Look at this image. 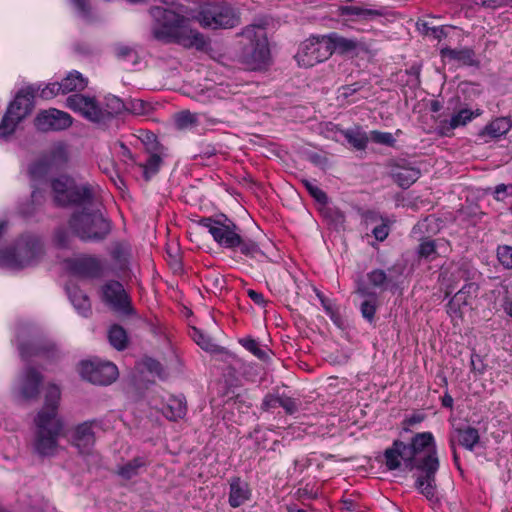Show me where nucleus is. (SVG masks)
Masks as SVG:
<instances>
[{
    "mask_svg": "<svg viewBox=\"0 0 512 512\" xmlns=\"http://www.w3.org/2000/svg\"><path fill=\"white\" fill-rule=\"evenodd\" d=\"M150 110L151 106L141 99H131L127 102L126 111L133 115H146Z\"/></svg>",
    "mask_w": 512,
    "mask_h": 512,
    "instance_id": "obj_40",
    "label": "nucleus"
},
{
    "mask_svg": "<svg viewBox=\"0 0 512 512\" xmlns=\"http://www.w3.org/2000/svg\"><path fill=\"white\" fill-rule=\"evenodd\" d=\"M242 37L245 40L241 53V61L250 69L261 68L269 60L270 50L266 29L262 25H249L244 28Z\"/></svg>",
    "mask_w": 512,
    "mask_h": 512,
    "instance_id": "obj_5",
    "label": "nucleus"
},
{
    "mask_svg": "<svg viewBox=\"0 0 512 512\" xmlns=\"http://www.w3.org/2000/svg\"><path fill=\"white\" fill-rule=\"evenodd\" d=\"M280 407L288 414H294L298 410L297 402L293 398L286 396H280Z\"/></svg>",
    "mask_w": 512,
    "mask_h": 512,
    "instance_id": "obj_53",
    "label": "nucleus"
},
{
    "mask_svg": "<svg viewBox=\"0 0 512 512\" xmlns=\"http://www.w3.org/2000/svg\"><path fill=\"white\" fill-rule=\"evenodd\" d=\"M72 271L82 277H99L102 273L100 261L92 256L80 257L73 261Z\"/></svg>",
    "mask_w": 512,
    "mask_h": 512,
    "instance_id": "obj_22",
    "label": "nucleus"
},
{
    "mask_svg": "<svg viewBox=\"0 0 512 512\" xmlns=\"http://www.w3.org/2000/svg\"><path fill=\"white\" fill-rule=\"evenodd\" d=\"M459 444L468 450H473L478 444L480 436L478 430L473 427H466L457 430Z\"/></svg>",
    "mask_w": 512,
    "mask_h": 512,
    "instance_id": "obj_35",
    "label": "nucleus"
},
{
    "mask_svg": "<svg viewBox=\"0 0 512 512\" xmlns=\"http://www.w3.org/2000/svg\"><path fill=\"white\" fill-rule=\"evenodd\" d=\"M277 407H280V396L268 394L262 401L261 408L264 411H271Z\"/></svg>",
    "mask_w": 512,
    "mask_h": 512,
    "instance_id": "obj_51",
    "label": "nucleus"
},
{
    "mask_svg": "<svg viewBox=\"0 0 512 512\" xmlns=\"http://www.w3.org/2000/svg\"><path fill=\"white\" fill-rule=\"evenodd\" d=\"M510 128L511 124L507 118H497L485 126V128L481 131L480 136H488L492 139L499 138L505 135L510 130Z\"/></svg>",
    "mask_w": 512,
    "mask_h": 512,
    "instance_id": "obj_28",
    "label": "nucleus"
},
{
    "mask_svg": "<svg viewBox=\"0 0 512 512\" xmlns=\"http://www.w3.org/2000/svg\"><path fill=\"white\" fill-rule=\"evenodd\" d=\"M43 252L40 239L33 235L22 236L12 251L0 252V266L21 269L33 265Z\"/></svg>",
    "mask_w": 512,
    "mask_h": 512,
    "instance_id": "obj_6",
    "label": "nucleus"
},
{
    "mask_svg": "<svg viewBox=\"0 0 512 512\" xmlns=\"http://www.w3.org/2000/svg\"><path fill=\"white\" fill-rule=\"evenodd\" d=\"M240 248L242 254L249 257H256L258 254H263L256 242L250 239H243L239 235V244L236 246Z\"/></svg>",
    "mask_w": 512,
    "mask_h": 512,
    "instance_id": "obj_39",
    "label": "nucleus"
},
{
    "mask_svg": "<svg viewBox=\"0 0 512 512\" xmlns=\"http://www.w3.org/2000/svg\"><path fill=\"white\" fill-rule=\"evenodd\" d=\"M66 107L80 114L85 119L100 123L103 122V108L100 107L95 97L83 94H73L67 97Z\"/></svg>",
    "mask_w": 512,
    "mask_h": 512,
    "instance_id": "obj_12",
    "label": "nucleus"
},
{
    "mask_svg": "<svg viewBox=\"0 0 512 512\" xmlns=\"http://www.w3.org/2000/svg\"><path fill=\"white\" fill-rule=\"evenodd\" d=\"M327 36L332 54L335 52L341 55H358L360 51L366 50L365 43L357 39L343 37L337 33Z\"/></svg>",
    "mask_w": 512,
    "mask_h": 512,
    "instance_id": "obj_19",
    "label": "nucleus"
},
{
    "mask_svg": "<svg viewBox=\"0 0 512 512\" xmlns=\"http://www.w3.org/2000/svg\"><path fill=\"white\" fill-rule=\"evenodd\" d=\"M343 12L347 15H355V16L362 17L363 19H370L373 17L381 16V13L377 10L362 9V8L356 7V6L345 7Z\"/></svg>",
    "mask_w": 512,
    "mask_h": 512,
    "instance_id": "obj_41",
    "label": "nucleus"
},
{
    "mask_svg": "<svg viewBox=\"0 0 512 512\" xmlns=\"http://www.w3.org/2000/svg\"><path fill=\"white\" fill-rule=\"evenodd\" d=\"M229 505L232 508H238L251 498V489L249 484L239 477H233L229 481Z\"/></svg>",
    "mask_w": 512,
    "mask_h": 512,
    "instance_id": "obj_21",
    "label": "nucleus"
},
{
    "mask_svg": "<svg viewBox=\"0 0 512 512\" xmlns=\"http://www.w3.org/2000/svg\"><path fill=\"white\" fill-rule=\"evenodd\" d=\"M240 343L245 349L250 351L259 359H264L267 356L266 352L259 347L258 342L252 338L242 339L240 340Z\"/></svg>",
    "mask_w": 512,
    "mask_h": 512,
    "instance_id": "obj_44",
    "label": "nucleus"
},
{
    "mask_svg": "<svg viewBox=\"0 0 512 512\" xmlns=\"http://www.w3.org/2000/svg\"><path fill=\"white\" fill-rule=\"evenodd\" d=\"M207 284L214 290L221 291L224 287V279L218 275H210L206 277Z\"/></svg>",
    "mask_w": 512,
    "mask_h": 512,
    "instance_id": "obj_54",
    "label": "nucleus"
},
{
    "mask_svg": "<svg viewBox=\"0 0 512 512\" xmlns=\"http://www.w3.org/2000/svg\"><path fill=\"white\" fill-rule=\"evenodd\" d=\"M60 398L59 387L49 385L45 393L44 406L34 417L31 447L33 453L39 457H53L59 452V439L64 430V422L57 413Z\"/></svg>",
    "mask_w": 512,
    "mask_h": 512,
    "instance_id": "obj_4",
    "label": "nucleus"
},
{
    "mask_svg": "<svg viewBox=\"0 0 512 512\" xmlns=\"http://www.w3.org/2000/svg\"><path fill=\"white\" fill-rule=\"evenodd\" d=\"M369 283L380 290H385L388 284V276L382 269H374L367 273Z\"/></svg>",
    "mask_w": 512,
    "mask_h": 512,
    "instance_id": "obj_38",
    "label": "nucleus"
},
{
    "mask_svg": "<svg viewBox=\"0 0 512 512\" xmlns=\"http://www.w3.org/2000/svg\"><path fill=\"white\" fill-rule=\"evenodd\" d=\"M204 28H232L238 24V17L232 6L225 0H212L205 3L197 16Z\"/></svg>",
    "mask_w": 512,
    "mask_h": 512,
    "instance_id": "obj_8",
    "label": "nucleus"
},
{
    "mask_svg": "<svg viewBox=\"0 0 512 512\" xmlns=\"http://www.w3.org/2000/svg\"><path fill=\"white\" fill-rule=\"evenodd\" d=\"M144 141L147 145H150L151 149H156L157 141L156 136L153 133H147Z\"/></svg>",
    "mask_w": 512,
    "mask_h": 512,
    "instance_id": "obj_60",
    "label": "nucleus"
},
{
    "mask_svg": "<svg viewBox=\"0 0 512 512\" xmlns=\"http://www.w3.org/2000/svg\"><path fill=\"white\" fill-rule=\"evenodd\" d=\"M364 219L367 225L381 221L379 225L372 229V234L378 241H384L388 237L389 227L377 213L369 211L364 215Z\"/></svg>",
    "mask_w": 512,
    "mask_h": 512,
    "instance_id": "obj_33",
    "label": "nucleus"
},
{
    "mask_svg": "<svg viewBox=\"0 0 512 512\" xmlns=\"http://www.w3.org/2000/svg\"><path fill=\"white\" fill-rule=\"evenodd\" d=\"M199 225L206 228L213 239L225 248L234 249L239 244L237 227L226 218L222 222L211 217H204L199 220Z\"/></svg>",
    "mask_w": 512,
    "mask_h": 512,
    "instance_id": "obj_11",
    "label": "nucleus"
},
{
    "mask_svg": "<svg viewBox=\"0 0 512 512\" xmlns=\"http://www.w3.org/2000/svg\"><path fill=\"white\" fill-rule=\"evenodd\" d=\"M497 256L500 263L508 268L512 269V247L511 246H500L497 250Z\"/></svg>",
    "mask_w": 512,
    "mask_h": 512,
    "instance_id": "obj_49",
    "label": "nucleus"
},
{
    "mask_svg": "<svg viewBox=\"0 0 512 512\" xmlns=\"http://www.w3.org/2000/svg\"><path fill=\"white\" fill-rule=\"evenodd\" d=\"M186 410L185 400L182 397L172 396L163 407V414L167 419L176 421L185 416Z\"/></svg>",
    "mask_w": 512,
    "mask_h": 512,
    "instance_id": "obj_26",
    "label": "nucleus"
},
{
    "mask_svg": "<svg viewBox=\"0 0 512 512\" xmlns=\"http://www.w3.org/2000/svg\"><path fill=\"white\" fill-rule=\"evenodd\" d=\"M196 121L197 118L195 114L189 111H183L176 116L175 124L179 129H186L190 126H193Z\"/></svg>",
    "mask_w": 512,
    "mask_h": 512,
    "instance_id": "obj_43",
    "label": "nucleus"
},
{
    "mask_svg": "<svg viewBox=\"0 0 512 512\" xmlns=\"http://www.w3.org/2000/svg\"><path fill=\"white\" fill-rule=\"evenodd\" d=\"M72 117L67 112L50 108L41 111L36 119L35 126L40 131H61L72 125Z\"/></svg>",
    "mask_w": 512,
    "mask_h": 512,
    "instance_id": "obj_14",
    "label": "nucleus"
},
{
    "mask_svg": "<svg viewBox=\"0 0 512 512\" xmlns=\"http://www.w3.org/2000/svg\"><path fill=\"white\" fill-rule=\"evenodd\" d=\"M332 55L328 36L310 38L304 41L295 58L301 67H313Z\"/></svg>",
    "mask_w": 512,
    "mask_h": 512,
    "instance_id": "obj_9",
    "label": "nucleus"
},
{
    "mask_svg": "<svg viewBox=\"0 0 512 512\" xmlns=\"http://www.w3.org/2000/svg\"><path fill=\"white\" fill-rule=\"evenodd\" d=\"M493 195L497 201H504L508 196L512 195V186L499 184L495 187Z\"/></svg>",
    "mask_w": 512,
    "mask_h": 512,
    "instance_id": "obj_52",
    "label": "nucleus"
},
{
    "mask_svg": "<svg viewBox=\"0 0 512 512\" xmlns=\"http://www.w3.org/2000/svg\"><path fill=\"white\" fill-rule=\"evenodd\" d=\"M127 102H124L116 96H108L105 99V108L103 109V122L113 116L126 112Z\"/></svg>",
    "mask_w": 512,
    "mask_h": 512,
    "instance_id": "obj_34",
    "label": "nucleus"
},
{
    "mask_svg": "<svg viewBox=\"0 0 512 512\" xmlns=\"http://www.w3.org/2000/svg\"><path fill=\"white\" fill-rule=\"evenodd\" d=\"M77 8L82 12H87L86 0H73Z\"/></svg>",
    "mask_w": 512,
    "mask_h": 512,
    "instance_id": "obj_63",
    "label": "nucleus"
},
{
    "mask_svg": "<svg viewBox=\"0 0 512 512\" xmlns=\"http://www.w3.org/2000/svg\"><path fill=\"white\" fill-rule=\"evenodd\" d=\"M344 138L357 150H364L369 142V136L360 128L341 131Z\"/></svg>",
    "mask_w": 512,
    "mask_h": 512,
    "instance_id": "obj_32",
    "label": "nucleus"
},
{
    "mask_svg": "<svg viewBox=\"0 0 512 512\" xmlns=\"http://www.w3.org/2000/svg\"><path fill=\"white\" fill-rule=\"evenodd\" d=\"M442 404L445 407H452L453 405V398L450 395H445L442 399Z\"/></svg>",
    "mask_w": 512,
    "mask_h": 512,
    "instance_id": "obj_64",
    "label": "nucleus"
},
{
    "mask_svg": "<svg viewBox=\"0 0 512 512\" xmlns=\"http://www.w3.org/2000/svg\"><path fill=\"white\" fill-rule=\"evenodd\" d=\"M80 375L93 384L110 385L118 378L119 372L112 362L95 358L81 362Z\"/></svg>",
    "mask_w": 512,
    "mask_h": 512,
    "instance_id": "obj_10",
    "label": "nucleus"
},
{
    "mask_svg": "<svg viewBox=\"0 0 512 512\" xmlns=\"http://www.w3.org/2000/svg\"><path fill=\"white\" fill-rule=\"evenodd\" d=\"M481 115V110L476 109L472 111L468 108L461 109L456 114L452 115L449 120H442L438 125V133L441 136H451L453 130L458 127L465 126L475 117Z\"/></svg>",
    "mask_w": 512,
    "mask_h": 512,
    "instance_id": "obj_20",
    "label": "nucleus"
},
{
    "mask_svg": "<svg viewBox=\"0 0 512 512\" xmlns=\"http://www.w3.org/2000/svg\"><path fill=\"white\" fill-rule=\"evenodd\" d=\"M38 91V87L28 86L17 93L0 123V138H6L13 134L16 126L31 113L33 99Z\"/></svg>",
    "mask_w": 512,
    "mask_h": 512,
    "instance_id": "obj_7",
    "label": "nucleus"
},
{
    "mask_svg": "<svg viewBox=\"0 0 512 512\" xmlns=\"http://www.w3.org/2000/svg\"><path fill=\"white\" fill-rule=\"evenodd\" d=\"M247 295L257 305L264 306L266 303L263 294L253 289H248Z\"/></svg>",
    "mask_w": 512,
    "mask_h": 512,
    "instance_id": "obj_57",
    "label": "nucleus"
},
{
    "mask_svg": "<svg viewBox=\"0 0 512 512\" xmlns=\"http://www.w3.org/2000/svg\"><path fill=\"white\" fill-rule=\"evenodd\" d=\"M32 202L40 204L43 200V194L40 190L34 189L31 194Z\"/></svg>",
    "mask_w": 512,
    "mask_h": 512,
    "instance_id": "obj_61",
    "label": "nucleus"
},
{
    "mask_svg": "<svg viewBox=\"0 0 512 512\" xmlns=\"http://www.w3.org/2000/svg\"><path fill=\"white\" fill-rule=\"evenodd\" d=\"M68 161V152L66 145L57 143L50 149L48 155L43 161L35 163L30 168V174L35 177L47 167H61Z\"/></svg>",
    "mask_w": 512,
    "mask_h": 512,
    "instance_id": "obj_18",
    "label": "nucleus"
},
{
    "mask_svg": "<svg viewBox=\"0 0 512 512\" xmlns=\"http://www.w3.org/2000/svg\"><path fill=\"white\" fill-rule=\"evenodd\" d=\"M369 139H371L373 142L377 144H382L390 147L394 146L396 143V139L394 138L392 133L381 132L377 130L371 131Z\"/></svg>",
    "mask_w": 512,
    "mask_h": 512,
    "instance_id": "obj_42",
    "label": "nucleus"
},
{
    "mask_svg": "<svg viewBox=\"0 0 512 512\" xmlns=\"http://www.w3.org/2000/svg\"><path fill=\"white\" fill-rule=\"evenodd\" d=\"M51 187L57 205L73 204L81 208L69 221L71 230L81 240L98 242L110 234L111 224L100 211L93 186L77 185L68 177H60L52 181Z\"/></svg>",
    "mask_w": 512,
    "mask_h": 512,
    "instance_id": "obj_1",
    "label": "nucleus"
},
{
    "mask_svg": "<svg viewBox=\"0 0 512 512\" xmlns=\"http://www.w3.org/2000/svg\"><path fill=\"white\" fill-rule=\"evenodd\" d=\"M20 355L23 359H28L32 355H37L39 350L30 344H23L19 347Z\"/></svg>",
    "mask_w": 512,
    "mask_h": 512,
    "instance_id": "obj_55",
    "label": "nucleus"
},
{
    "mask_svg": "<svg viewBox=\"0 0 512 512\" xmlns=\"http://www.w3.org/2000/svg\"><path fill=\"white\" fill-rule=\"evenodd\" d=\"M304 186L309 191L310 195L319 203L326 204L328 197L326 193L318 186L308 180L303 181Z\"/></svg>",
    "mask_w": 512,
    "mask_h": 512,
    "instance_id": "obj_46",
    "label": "nucleus"
},
{
    "mask_svg": "<svg viewBox=\"0 0 512 512\" xmlns=\"http://www.w3.org/2000/svg\"><path fill=\"white\" fill-rule=\"evenodd\" d=\"M102 300L116 312L129 314L132 311L129 296L118 281H109L103 285Z\"/></svg>",
    "mask_w": 512,
    "mask_h": 512,
    "instance_id": "obj_13",
    "label": "nucleus"
},
{
    "mask_svg": "<svg viewBox=\"0 0 512 512\" xmlns=\"http://www.w3.org/2000/svg\"><path fill=\"white\" fill-rule=\"evenodd\" d=\"M148 465L149 460L146 456H136L126 463L118 465L116 474L125 480H130L138 476Z\"/></svg>",
    "mask_w": 512,
    "mask_h": 512,
    "instance_id": "obj_25",
    "label": "nucleus"
},
{
    "mask_svg": "<svg viewBox=\"0 0 512 512\" xmlns=\"http://www.w3.org/2000/svg\"><path fill=\"white\" fill-rule=\"evenodd\" d=\"M55 241L60 247H67L69 245V235L64 230H59L56 233Z\"/></svg>",
    "mask_w": 512,
    "mask_h": 512,
    "instance_id": "obj_58",
    "label": "nucleus"
},
{
    "mask_svg": "<svg viewBox=\"0 0 512 512\" xmlns=\"http://www.w3.org/2000/svg\"><path fill=\"white\" fill-rule=\"evenodd\" d=\"M194 340L202 349L206 351H214L216 348V345L213 343L211 338L205 336L199 331H195L194 333Z\"/></svg>",
    "mask_w": 512,
    "mask_h": 512,
    "instance_id": "obj_50",
    "label": "nucleus"
},
{
    "mask_svg": "<svg viewBox=\"0 0 512 512\" xmlns=\"http://www.w3.org/2000/svg\"><path fill=\"white\" fill-rule=\"evenodd\" d=\"M361 89V85L359 83H354L351 85H346L340 88L341 96L344 98H348L352 96L354 93Z\"/></svg>",
    "mask_w": 512,
    "mask_h": 512,
    "instance_id": "obj_56",
    "label": "nucleus"
},
{
    "mask_svg": "<svg viewBox=\"0 0 512 512\" xmlns=\"http://www.w3.org/2000/svg\"><path fill=\"white\" fill-rule=\"evenodd\" d=\"M475 269L467 261H460L457 263H450L443 268L441 276L447 283L446 297L449 296L455 289L460 280H470L474 277Z\"/></svg>",
    "mask_w": 512,
    "mask_h": 512,
    "instance_id": "obj_15",
    "label": "nucleus"
},
{
    "mask_svg": "<svg viewBox=\"0 0 512 512\" xmlns=\"http://www.w3.org/2000/svg\"><path fill=\"white\" fill-rule=\"evenodd\" d=\"M63 94L61 82L49 83L40 91V97L43 99H51L58 94Z\"/></svg>",
    "mask_w": 512,
    "mask_h": 512,
    "instance_id": "obj_47",
    "label": "nucleus"
},
{
    "mask_svg": "<svg viewBox=\"0 0 512 512\" xmlns=\"http://www.w3.org/2000/svg\"><path fill=\"white\" fill-rule=\"evenodd\" d=\"M42 380V375L34 368H25L18 378L16 387L18 396L26 401L37 399Z\"/></svg>",
    "mask_w": 512,
    "mask_h": 512,
    "instance_id": "obj_16",
    "label": "nucleus"
},
{
    "mask_svg": "<svg viewBox=\"0 0 512 512\" xmlns=\"http://www.w3.org/2000/svg\"><path fill=\"white\" fill-rule=\"evenodd\" d=\"M393 176L399 186L408 188L419 178L420 170L414 167H400Z\"/></svg>",
    "mask_w": 512,
    "mask_h": 512,
    "instance_id": "obj_31",
    "label": "nucleus"
},
{
    "mask_svg": "<svg viewBox=\"0 0 512 512\" xmlns=\"http://www.w3.org/2000/svg\"><path fill=\"white\" fill-rule=\"evenodd\" d=\"M145 365L149 371L156 373L159 376L161 375V373L163 371L161 364L154 359H147L145 361Z\"/></svg>",
    "mask_w": 512,
    "mask_h": 512,
    "instance_id": "obj_59",
    "label": "nucleus"
},
{
    "mask_svg": "<svg viewBox=\"0 0 512 512\" xmlns=\"http://www.w3.org/2000/svg\"><path fill=\"white\" fill-rule=\"evenodd\" d=\"M110 344L117 350H123L127 344L126 331L119 325H113L108 332Z\"/></svg>",
    "mask_w": 512,
    "mask_h": 512,
    "instance_id": "obj_36",
    "label": "nucleus"
},
{
    "mask_svg": "<svg viewBox=\"0 0 512 512\" xmlns=\"http://www.w3.org/2000/svg\"><path fill=\"white\" fill-rule=\"evenodd\" d=\"M441 55L443 57H447L458 61L464 65H473L475 63L474 60V52L469 48H461V49H451V48H443L441 50Z\"/></svg>",
    "mask_w": 512,
    "mask_h": 512,
    "instance_id": "obj_30",
    "label": "nucleus"
},
{
    "mask_svg": "<svg viewBox=\"0 0 512 512\" xmlns=\"http://www.w3.org/2000/svg\"><path fill=\"white\" fill-rule=\"evenodd\" d=\"M476 5H481L483 7H496L495 0H473Z\"/></svg>",
    "mask_w": 512,
    "mask_h": 512,
    "instance_id": "obj_62",
    "label": "nucleus"
},
{
    "mask_svg": "<svg viewBox=\"0 0 512 512\" xmlns=\"http://www.w3.org/2000/svg\"><path fill=\"white\" fill-rule=\"evenodd\" d=\"M420 257L431 259L436 255V244L434 240L426 239L422 241L418 247Z\"/></svg>",
    "mask_w": 512,
    "mask_h": 512,
    "instance_id": "obj_45",
    "label": "nucleus"
},
{
    "mask_svg": "<svg viewBox=\"0 0 512 512\" xmlns=\"http://www.w3.org/2000/svg\"><path fill=\"white\" fill-rule=\"evenodd\" d=\"M115 52L120 60L129 62L133 65L139 61V54L135 47L125 44H118L115 47Z\"/></svg>",
    "mask_w": 512,
    "mask_h": 512,
    "instance_id": "obj_37",
    "label": "nucleus"
},
{
    "mask_svg": "<svg viewBox=\"0 0 512 512\" xmlns=\"http://www.w3.org/2000/svg\"><path fill=\"white\" fill-rule=\"evenodd\" d=\"M478 291V286L475 283L465 284L449 301L447 308L448 313L458 315L461 309L469 304L468 299Z\"/></svg>",
    "mask_w": 512,
    "mask_h": 512,
    "instance_id": "obj_24",
    "label": "nucleus"
},
{
    "mask_svg": "<svg viewBox=\"0 0 512 512\" xmlns=\"http://www.w3.org/2000/svg\"><path fill=\"white\" fill-rule=\"evenodd\" d=\"M67 291L69 298L78 313L87 317L91 312V303L87 295L77 287H69Z\"/></svg>",
    "mask_w": 512,
    "mask_h": 512,
    "instance_id": "obj_27",
    "label": "nucleus"
},
{
    "mask_svg": "<svg viewBox=\"0 0 512 512\" xmlns=\"http://www.w3.org/2000/svg\"><path fill=\"white\" fill-rule=\"evenodd\" d=\"M63 94L82 91L88 85V80L78 71L70 72L62 81Z\"/></svg>",
    "mask_w": 512,
    "mask_h": 512,
    "instance_id": "obj_29",
    "label": "nucleus"
},
{
    "mask_svg": "<svg viewBox=\"0 0 512 512\" xmlns=\"http://www.w3.org/2000/svg\"><path fill=\"white\" fill-rule=\"evenodd\" d=\"M384 458L388 470L421 471L416 477L415 487L428 501L437 500L435 475L439 468V459L432 433H417L409 444L395 440L385 450Z\"/></svg>",
    "mask_w": 512,
    "mask_h": 512,
    "instance_id": "obj_2",
    "label": "nucleus"
},
{
    "mask_svg": "<svg viewBox=\"0 0 512 512\" xmlns=\"http://www.w3.org/2000/svg\"><path fill=\"white\" fill-rule=\"evenodd\" d=\"M96 421H85L77 425L71 434V444L81 454H89L95 444L94 427Z\"/></svg>",
    "mask_w": 512,
    "mask_h": 512,
    "instance_id": "obj_17",
    "label": "nucleus"
},
{
    "mask_svg": "<svg viewBox=\"0 0 512 512\" xmlns=\"http://www.w3.org/2000/svg\"><path fill=\"white\" fill-rule=\"evenodd\" d=\"M161 158L157 154H152L149 156L145 164H141V167L144 169V175L148 178L149 173H156L160 167Z\"/></svg>",
    "mask_w": 512,
    "mask_h": 512,
    "instance_id": "obj_48",
    "label": "nucleus"
},
{
    "mask_svg": "<svg viewBox=\"0 0 512 512\" xmlns=\"http://www.w3.org/2000/svg\"><path fill=\"white\" fill-rule=\"evenodd\" d=\"M150 15L153 19V39L163 43H175L184 48H205L206 39L197 29L192 28L191 19L187 17V8L184 5L164 2L163 6L152 7Z\"/></svg>",
    "mask_w": 512,
    "mask_h": 512,
    "instance_id": "obj_3",
    "label": "nucleus"
},
{
    "mask_svg": "<svg viewBox=\"0 0 512 512\" xmlns=\"http://www.w3.org/2000/svg\"><path fill=\"white\" fill-rule=\"evenodd\" d=\"M356 293H358L362 297L368 298L362 302L360 306V311L362 316L366 320L372 322L377 309L376 293L370 291V289L361 280L357 281Z\"/></svg>",
    "mask_w": 512,
    "mask_h": 512,
    "instance_id": "obj_23",
    "label": "nucleus"
}]
</instances>
